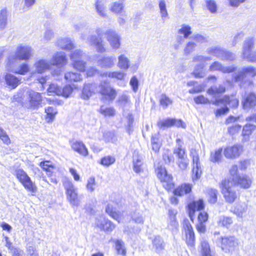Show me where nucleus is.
Listing matches in <instances>:
<instances>
[{"instance_id": "obj_62", "label": "nucleus", "mask_w": 256, "mask_h": 256, "mask_svg": "<svg viewBox=\"0 0 256 256\" xmlns=\"http://www.w3.org/2000/svg\"><path fill=\"white\" fill-rule=\"evenodd\" d=\"M40 166L42 168V169L48 174L50 175L52 173V170L54 169V166L50 164L48 161H45L40 162Z\"/></svg>"}, {"instance_id": "obj_18", "label": "nucleus", "mask_w": 256, "mask_h": 256, "mask_svg": "<svg viewBox=\"0 0 256 256\" xmlns=\"http://www.w3.org/2000/svg\"><path fill=\"white\" fill-rule=\"evenodd\" d=\"M107 40L110 46L114 50L118 49L120 46V36L115 31L108 30L105 33Z\"/></svg>"}, {"instance_id": "obj_28", "label": "nucleus", "mask_w": 256, "mask_h": 256, "mask_svg": "<svg viewBox=\"0 0 256 256\" xmlns=\"http://www.w3.org/2000/svg\"><path fill=\"white\" fill-rule=\"evenodd\" d=\"M116 103L118 106L123 109L130 107L132 105L130 96L128 94L127 92H124L118 96Z\"/></svg>"}, {"instance_id": "obj_3", "label": "nucleus", "mask_w": 256, "mask_h": 256, "mask_svg": "<svg viewBox=\"0 0 256 256\" xmlns=\"http://www.w3.org/2000/svg\"><path fill=\"white\" fill-rule=\"evenodd\" d=\"M233 182L229 179L224 180L220 184L222 192L227 202L233 203L237 198V194L234 190Z\"/></svg>"}, {"instance_id": "obj_58", "label": "nucleus", "mask_w": 256, "mask_h": 256, "mask_svg": "<svg viewBox=\"0 0 256 256\" xmlns=\"http://www.w3.org/2000/svg\"><path fill=\"white\" fill-rule=\"evenodd\" d=\"M206 8L212 14H215L217 12V4L214 0H206Z\"/></svg>"}, {"instance_id": "obj_46", "label": "nucleus", "mask_w": 256, "mask_h": 256, "mask_svg": "<svg viewBox=\"0 0 256 256\" xmlns=\"http://www.w3.org/2000/svg\"><path fill=\"white\" fill-rule=\"evenodd\" d=\"M233 222L232 218L226 216H220L218 218V224L219 226L228 228Z\"/></svg>"}, {"instance_id": "obj_45", "label": "nucleus", "mask_w": 256, "mask_h": 256, "mask_svg": "<svg viewBox=\"0 0 256 256\" xmlns=\"http://www.w3.org/2000/svg\"><path fill=\"white\" fill-rule=\"evenodd\" d=\"M65 80L68 82H79L82 80L80 74L78 72H68L64 75Z\"/></svg>"}, {"instance_id": "obj_21", "label": "nucleus", "mask_w": 256, "mask_h": 256, "mask_svg": "<svg viewBox=\"0 0 256 256\" xmlns=\"http://www.w3.org/2000/svg\"><path fill=\"white\" fill-rule=\"evenodd\" d=\"M184 228L186 236V242L188 246L193 247L195 244L194 233L192 225L188 220L184 222Z\"/></svg>"}, {"instance_id": "obj_11", "label": "nucleus", "mask_w": 256, "mask_h": 256, "mask_svg": "<svg viewBox=\"0 0 256 256\" xmlns=\"http://www.w3.org/2000/svg\"><path fill=\"white\" fill-rule=\"evenodd\" d=\"M100 92L104 98L110 102L113 101L117 96L116 90L106 80L101 82L100 85Z\"/></svg>"}, {"instance_id": "obj_53", "label": "nucleus", "mask_w": 256, "mask_h": 256, "mask_svg": "<svg viewBox=\"0 0 256 256\" xmlns=\"http://www.w3.org/2000/svg\"><path fill=\"white\" fill-rule=\"evenodd\" d=\"M226 91L225 86L224 85H220L218 88L217 87H212L210 88L207 92L208 94L210 95H214L216 94H222L224 92Z\"/></svg>"}, {"instance_id": "obj_38", "label": "nucleus", "mask_w": 256, "mask_h": 256, "mask_svg": "<svg viewBox=\"0 0 256 256\" xmlns=\"http://www.w3.org/2000/svg\"><path fill=\"white\" fill-rule=\"evenodd\" d=\"M106 211L108 214L118 222H122L124 220V216L121 214L116 212L113 206L108 204L106 206Z\"/></svg>"}, {"instance_id": "obj_34", "label": "nucleus", "mask_w": 256, "mask_h": 256, "mask_svg": "<svg viewBox=\"0 0 256 256\" xmlns=\"http://www.w3.org/2000/svg\"><path fill=\"white\" fill-rule=\"evenodd\" d=\"M126 73L122 71H114L105 72L100 74L102 77H108L110 78L116 79L118 80H122L126 76Z\"/></svg>"}, {"instance_id": "obj_29", "label": "nucleus", "mask_w": 256, "mask_h": 256, "mask_svg": "<svg viewBox=\"0 0 256 256\" xmlns=\"http://www.w3.org/2000/svg\"><path fill=\"white\" fill-rule=\"evenodd\" d=\"M238 100L234 96L230 97L228 96H224L222 98L216 100L212 104L214 105L218 106L220 104H228L230 106L236 108L238 105Z\"/></svg>"}, {"instance_id": "obj_51", "label": "nucleus", "mask_w": 256, "mask_h": 256, "mask_svg": "<svg viewBox=\"0 0 256 256\" xmlns=\"http://www.w3.org/2000/svg\"><path fill=\"white\" fill-rule=\"evenodd\" d=\"M158 7L161 17L164 20L168 16L166 1L164 0H158Z\"/></svg>"}, {"instance_id": "obj_31", "label": "nucleus", "mask_w": 256, "mask_h": 256, "mask_svg": "<svg viewBox=\"0 0 256 256\" xmlns=\"http://www.w3.org/2000/svg\"><path fill=\"white\" fill-rule=\"evenodd\" d=\"M116 58L113 56H104L98 61V64L102 68H110L115 64Z\"/></svg>"}, {"instance_id": "obj_14", "label": "nucleus", "mask_w": 256, "mask_h": 256, "mask_svg": "<svg viewBox=\"0 0 256 256\" xmlns=\"http://www.w3.org/2000/svg\"><path fill=\"white\" fill-rule=\"evenodd\" d=\"M190 156L192 159L193 168L192 170V179L194 182L200 178L202 174L200 164L198 152L195 150L190 152Z\"/></svg>"}, {"instance_id": "obj_30", "label": "nucleus", "mask_w": 256, "mask_h": 256, "mask_svg": "<svg viewBox=\"0 0 256 256\" xmlns=\"http://www.w3.org/2000/svg\"><path fill=\"white\" fill-rule=\"evenodd\" d=\"M52 65L62 67L67 62V58L64 52H58L54 54L52 59Z\"/></svg>"}, {"instance_id": "obj_1", "label": "nucleus", "mask_w": 256, "mask_h": 256, "mask_svg": "<svg viewBox=\"0 0 256 256\" xmlns=\"http://www.w3.org/2000/svg\"><path fill=\"white\" fill-rule=\"evenodd\" d=\"M32 54V48L27 45L19 44L17 46L14 52L10 53L7 58L8 64L12 66L18 60H28Z\"/></svg>"}, {"instance_id": "obj_59", "label": "nucleus", "mask_w": 256, "mask_h": 256, "mask_svg": "<svg viewBox=\"0 0 256 256\" xmlns=\"http://www.w3.org/2000/svg\"><path fill=\"white\" fill-rule=\"evenodd\" d=\"M134 170L138 173L141 170V166L142 165V158L138 156L134 158L133 160Z\"/></svg>"}, {"instance_id": "obj_17", "label": "nucleus", "mask_w": 256, "mask_h": 256, "mask_svg": "<svg viewBox=\"0 0 256 256\" xmlns=\"http://www.w3.org/2000/svg\"><path fill=\"white\" fill-rule=\"evenodd\" d=\"M95 226L105 232H111L115 228V225L103 216H100L96 218Z\"/></svg>"}, {"instance_id": "obj_40", "label": "nucleus", "mask_w": 256, "mask_h": 256, "mask_svg": "<svg viewBox=\"0 0 256 256\" xmlns=\"http://www.w3.org/2000/svg\"><path fill=\"white\" fill-rule=\"evenodd\" d=\"M95 8L98 14L102 18H106L107 14L105 6L100 0H96Z\"/></svg>"}, {"instance_id": "obj_9", "label": "nucleus", "mask_w": 256, "mask_h": 256, "mask_svg": "<svg viewBox=\"0 0 256 256\" xmlns=\"http://www.w3.org/2000/svg\"><path fill=\"white\" fill-rule=\"evenodd\" d=\"M217 243L225 252L233 251L238 246V240L234 236L221 237Z\"/></svg>"}, {"instance_id": "obj_12", "label": "nucleus", "mask_w": 256, "mask_h": 256, "mask_svg": "<svg viewBox=\"0 0 256 256\" xmlns=\"http://www.w3.org/2000/svg\"><path fill=\"white\" fill-rule=\"evenodd\" d=\"M86 56V54L80 50H76L72 53L70 59L76 69L80 72H84L85 70L86 62L84 59Z\"/></svg>"}, {"instance_id": "obj_56", "label": "nucleus", "mask_w": 256, "mask_h": 256, "mask_svg": "<svg viewBox=\"0 0 256 256\" xmlns=\"http://www.w3.org/2000/svg\"><path fill=\"white\" fill-rule=\"evenodd\" d=\"M218 190L215 189H210L208 191V202L211 204H214L217 201Z\"/></svg>"}, {"instance_id": "obj_39", "label": "nucleus", "mask_w": 256, "mask_h": 256, "mask_svg": "<svg viewBox=\"0 0 256 256\" xmlns=\"http://www.w3.org/2000/svg\"><path fill=\"white\" fill-rule=\"evenodd\" d=\"M124 2L119 0L112 3L110 8V10L115 14H120L124 9Z\"/></svg>"}, {"instance_id": "obj_2", "label": "nucleus", "mask_w": 256, "mask_h": 256, "mask_svg": "<svg viewBox=\"0 0 256 256\" xmlns=\"http://www.w3.org/2000/svg\"><path fill=\"white\" fill-rule=\"evenodd\" d=\"M14 174L27 190L32 193H36L37 192V187L35 183L30 178L22 169L16 170Z\"/></svg>"}, {"instance_id": "obj_25", "label": "nucleus", "mask_w": 256, "mask_h": 256, "mask_svg": "<svg viewBox=\"0 0 256 256\" xmlns=\"http://www.w3.org/2000/svg\"><path fill=\"white\" fill-rule=\"evenodd\" d=\"M234 186L240 185L241 188H248L252 184V180L248 176L244 175L240 176H236L231 180Z\"/></svg>"}, {"instance_id": "obj_48", "label": "nucleus", "mask_w": 256, "mask_h": 256, "mask_svg": "<svg viewBox=\"0 0 256 256\" xmlns=\"http://www.w3.org/2000/svg\"><path fill=\"white\" fill-rule=\"evenodd\" d=\"M92 84H85L83 88L81 97L84 100L88 99L92 94V91L91 90Z\"/></svg>"}, {"instance_id": "obj_64", "label": "nucleus", "mask_w": 256, "mask_h": 256, "mask_svg": "<svg viewBox=\"0 0 256 256\" xmlns=\"http://www.w3.org/2000/svg\"><path fill=\"white\" fill-rule=\"evenodd\" d=\"M115 158L112 156H106L102 158L100 164L106 166H108L115 162Z\"/></svg>"}, {"instance_id": "obj_22", "label": "nucleus", "mask_w": 256, "mask_h": 256, "mask_svg": "<svg viewBox=\"0 0 256 256\" xmlns=\"http://www.w3.org/2000/svg\"><path fill=\"white\" fill-rule=\"evenodd\" d=\"M242 104L245 110L254 108L256 106V94L253 92L248 93L244 97Z\"/></svg>"}, {"instance_id": "obj_13", "label": "nucleus", "mask_w": 256, "mask_h": 256, "mask_svg": "<svg viewBox=\"0 0 256 256\" xmlns=\"http://www.w3.org/2000/svg\"><path fill=\"white\" fill-rule=\"evenodd\" d=\"M42 102L40 93L31 91L29 92L28 100L22 102V106L28 109L35 110L38 108Z\"/></svg>"}, {"instance_id": "obj_33", "label": "nucleus", "mask_w": 256, "mask_h": 256, "mask_svg": "<svg viewBox=\"0 0 256 256\" xmlns=\"http://www.w3.org/2000/svg\"><path fill=\"white\" fill-rule=\"evenodd\" d=\"M6 84L12 88H16L20 84V78L10 74H6L4 76Z\"/></svg>"}, {"instance_id": "obj_20", "label": "nucleus", "mask_w": 256, "mask_h": 256, "mask_svg": "<svg viewBox=\"0 0 256 256\" xmlns=\"http://www.w3.org/2000/svg\"><path fill=\"white\" fill-rule=\"evenodd\" d=\"M18 64V62H15L12 66H10L8 64V60H7L6 64L7 70L20 75H25L29 72L30 66L28 64L24 62L19 66H16Z\"/></svg>"}, {"instance_id": "obj_16", "label": "nucleus", "mask_w": 256, "mask_h": 256, "mask_svg": "<svg viewBox=\"0 0 256 256\" xmlns=\"http://www.w3.org/2000/svg\"><path fill=\"white\" fill-rule=\"evenodd\" d=\"M243 150V147L240 144H236L232 146H228L224 150V155L228 159H234L238 158Z\"/></svg>"}, {"instance_id": "obj_61", "label": "nucleus", "mask_w": 256, "mask_h": 256, "mask_svg": "<svg viewBox=\"0 0 256 256\" xmlns=\"http://www.w3.org/2000/svg\"><path fill=\"white\" fill-rule=\"evenodd\" d=\"M73 91L72 88L70 85H66L62 89L60 88L62 96L66 98H68Z\"/></svg>"}, {"instance_id": "obj_50", "label": "nucleus", "mask_w": 256, "mask_h": 256, "mask_svg": "<svg viewBox=\"0 0 256 256\" xmlns=\"http://www.w3.org/2000/svg\"><path fill=\"white\" fill-rule=\"evenodd\" d=\"M45 112L46 114V120L48 122H52L55 116L57 114V110L53 107H48L46 108Z\"/></svg>"}, {"instance_id": "obj_47", "label": "nucleus", "mask_w": 256, "mask_h": 256, "mask_svg": "<svg viewBox=\"0 0 256 256\" xmlns=\"http://www.w3.org/2000/svg\"><path fill=\"white\" fill-rule=\"evenodd\" d=\"M191 27L188 24H183L178 30V34H182L183 36L187 38L192 33Z\"/></svg>"}, {"instance_id": "obj_49", "label": "nucleus", "mask_w": 256, "mask_h": 256, "mask_svg": "<svg viewBox=\"0 0 256 256\" xmlns=\"http://www.w3.org/2000/svg\"><path fill=\"white\" fill-rule=\"evenodd\" d=\"M172 100H171L168 96L165 94H162L160 96V106L166 109L170 105L172 104Z\"/></svg>"}, {"instance_id": "obj_19", "label": "nucleus", "mask_w": 256, "mask_h": 256, "mask_svg": "<svg viewBox=\"0 0 256 256\" xmlns=\"http://www.w3.org/2000/svg\"><path fill=\"white\" fill-rule=\"evenodd\" d=\"M82 38L84 40H86L90 45L94 46L96 50L98 52L103 53L105 52L106 48L103 40L101 38H98L96 36L92 35L86 39L84 34L82 36Z\"/></svg>"}, {"instance_id": "obj_63", "label": "nucleus", "mask_w": 256, "mask_h": 256, "mask_svg": "<svg viewBox=\"0 0 256 256\" xmlns=\"http://www.w3.org/2000/svg\"><path fill=\"white\" fill-rule=\"evenodd\" d=\"M116 248L119 254L125 255L126 251L124 246V243L121 240H117L116 242Z\"/></svg>"}, {"instance_id": "obj_44", "label": "nucleus", "mask_w": 256, "mask_h": 256, "mask_svg": "<svg viewBox=\"0 0 256 256\" xmlns=\"http://www.w3.org/2000/svg\"><path fill=\"white\" fill-rule=\"evenodd\" d=\"M58 44L62 49L66 50H70L74 48V44L70 40L67 38L59 39Z\"/></svg>"}, {"instance_id": "obj_52", "label": "nucleus", "mask_w": 256, "mask_h": 256, "mask_svg": "<svg viewBox=\"0 0 256 256\" xmlns=\"http://www.w3.org/2000/svg\"><path fill=\"white\" fill-rule=\"evenodd\" d=\"M7 24V11L2 10L0 12V28L4 30Z\"/></svg>"}, {"instance_id": "obj_24", "label": "nucleus", "mask_w": 256, "mask_h": 256, "mask_svg": "<svg viewBox=\"0 0 256 256\" xmlns=\"http://www.w3.org/2000/svg\"><path fill=\"white\" fill-rule=\"evenodd\" d=\"M236 70V66L234 65L230 66H224L222 65L221 63L218 62H214L212 63L210 67L209 70L214 72L216 70L220 71L224 73H230L234 72Z\"/></svg>"}, {"instance_id": "obj_35", "label": "nucleus", "mask_w": 256, "mask_h": 256, "mask_svg": "<svg viewBox=\"0 0 256 256\" xmlns=\"http://www.w3.org/2000/svg\"><path fill=\"white\" fill-rule=\"evenodd\" d=\"M117 66L123 70H127L130 66V60L124 54H120L118 56Z\"/></svg>"}, {"instance_id": "obj_41", "label": "nucleus", "mask_w": 256, "mask_h": 256, "mask_svg": "<svg viewBox=\"0 0 256 256\" xmlns=\"http://www.w3.org/2000/svg\"><path fill=\"white\" fill-rule=\"evenodd\" d=\"M151 144L152 150L155 152H158L162 146V142L160 140V134L158 133L152 136Z\"/></svg>"}, {"instance_id": "obj_26", "label": "nucleus", "mask_w": 256, "mask_h": 256, "mask_svg": "<svg viewBox=\"0 0 256 256\" xmlns=\"http://www.w3.org/2000/svg\"><path fill=\"white\" fill-rule=\"evenodd\" d=\"M188 207L189 216L190 220H193L196 210H200L204 208V202L202 200H199L198 201H193L188 204Z\"/></svg>"}, {"instance_id": "obj_27", "label": "nucleus", "mask_w": 256, "mask_h": 256, "mask_svg": "<svg viewBox=\"0 0 256 256\" xmlns=\"http://www.w3.org/2000/svg\"><path fill=\"white\" fill-rule=\"evenodd\" d=\"M52 64L49 60L45 59H40L34 64L35 70L38 74H42L50 69Z\"/></svg>"}, {"instance_id": "obj_10", "label": "nucleus", "mask_w": 256, "mask_h": 256, "mask_svg": "<svg viewBox=\"0 0 256 256\" xmlns=\"http://www.w3.org/2000/svg\"><path fill=\"white\" fill-rule=\"evenodd\" d=\"M211 58L210 56H206L201 55H198L193 58L194 62H200L194 68L192 74L196 78H201L204 77L205 73L204 72V68L206 66V62L210 61Z\"/></svg>"}, {"instance_id": "obj_54", "label": "nucleus", "mask_w": 256, "mask_h": 256, "mask_svg": "<svg viewBox=\"0 0 256 256\" xmlns=\"http://www.w3.org/2000/svg\"><path fill=\"white\" fill-rule=\"evenodd\" d=\"M100 112L104 116H114L115 114V110L112 107H106L102 106L100 109Z\"/></svg>"}, {"instance_id": "obj_15", "label": "nucleus", "mask_w": 256, "mask_h": 256, "mask_svg": "<svg viewBox=\"0 0 256 256\" xmlns=\"http://www.w3.org/2000/svg\"><path fill=\"white\" fill-rule=\"evenodd\" d=\"M157 125L158 128L162 129L169 128L173 126L183 128H186V124L182 120L176 118H168L160 120L158 122Z\"/></svg>"}, {"instance_id": "obj_5", "label": "nucleus", "mask_w": 256, "mask_h": 256, "mask_svg": "<svg viewBox=\"0 0 256 256\" xmlns=\"http://www.w3.org/2000/svg\"><path fill=\"white\" fill-rule=\"evenodd\" d=\"M247 76L254 77L256 76V68L252 66H243L233 74V79L234 82H238L240 86L242 87Z\"/></svg>"}, {"instance_id": "obj_37", "label": "nucleus", "mask_w": 256, "mask_h": 256, "mask_svg": "<svg viewBox=\"0 0 256 256\" xmlns=\"http://www.w3.org/2000/svg\"><path fill=\"white\" fill-rule=\"evenodd\" d=\"M200 246L202 256H215L210 248L208 242L204 238L200 240Z\"/></svg>"}, {"instance_id": "obj_57", "label": "nucleus", "mask_w": 256, "mask_h": 256, "mask_svg": "<svg viewBox=\"0 0 256 256\" xmlns=\"http://www.w3.org/2000/svg\"><path fill=\"white\" fill-rule=\"evenodd\" d=\"M152 244L158 250H162L164 248V241L160 236H156L154 237Z\"/></svg>"}, {"instance_id": "obj_7", "label": "nucleus", "mask_w": 256, "mask_h": 256, "mask_svg": "<svg viewBox=\"0 0 256 256\" xmlns=\"http://www.w3.org/2000/svg\"><path fill=\"white\" fill-rule=\"evenodd\" d=\"M254 44L255 38L254 37H248L244 40L241 54V57L243 60L252 62L254 55V52L252 50Z\"/></svg>"}, {"instance_id": "obj_32", "label": "nucleus", "mask_w": 256, "mask_h": 256, "mask_svg": "<svg viewBox=\"0 0 256 256\" xmlns=\"http://www.w3.org/2000/svg\"><path fill=\"white\" fill-rule=\"evenodd\" d=\"M248 204L246 202H240L232 208V212L238 216L242 218L248 210Z\"/></svg>"}, {"instance_id": "obj_4", "label": "nucleus", "mask_w": 256, "mask_h": 256, "mask_svg": "<svg viewBox=\"0 0 256 256\" xmlns=\"http://www.w3.org/2000/svg\"><path fill=\"white\" fill-rule=\"evenodd\" d=\"M64 186L66 190V198L71 205L78 206L80 200L78 198V188H76L72 182L68 180L64 182Z\"/></svg>"}, {"instance_id": "obj_36", "label": "nucleus", "mask_w": 256, "mask_h": 256, "mask_svg": "<svg viewBox=\"0 0 256 256\" xmlns=\"http://www.w3.org/2000/svg\"><path fill=\"white\" fill-rule=\"evenodd\" d=\"M192 185L190 184H182L174 190V196H182L189 194L192 191Z\"/></svg>"}, {"instance_id": "obj_55", "label": "nucleus", "mask_w": 256, "mask_h": 256, "mask_svg": "<svg viewBox=\"0 0 256 256\" xmlns=\"http://www.w3.org/2000/svg\"><path fill=\"white\" fill-rule=\"evenodd\" d=\"M162 158L164 162L166 164H170L174 161V158L172 154L168 150H166L164 152Z\"/></svg>"}, {"instance_id": "obj_60", "label": "nucleus", "mask_w": 256, "mask_h": 256, "mask_svg": "<svg viewBox=\"0 0 256 256\" xmlns=\"http://www.w3.org/2000/svg\"><path fill=\"white\" fill-rule=\"evenodd\" d=\"M256 126L253 124H246L242 130V135L250 136L256 129Z\"/></svg>"}, {"instance_id": "obj_43", "label": "nucleus", "mask_w": 256, "mask_h": 256, "mask_svg": "<svg viewBox=\"0 0 256 256\" xmlns=\"http://www.w3.org/2000/svg\"><path fill=\"white\" fill-rule=\"evenodd\" d=\"M176 142L178 147L175 148L174 150V153L176 154L178 159L183 158H186V154L185 150L182 147L181 144V140L180 139L178 138L176 140Z\"/></svg>"}, {"instance_id": "obj_6", "label": "nucleus", "mask_w": 256, "mask_h": 256, "mask_svg": "<svg viewBox=\"0 0 256 256\" xmlns=\"http://www.w3.org/2000/svg\"><path fill=\"white\" fill-rule=\"evenodd\" d=\"M156 172L158 179L163 183V186L166 189L169 190L174 188L172 176L168 174L164 166L158 164L156 168Z\"/></svg>"}, {"instance_id": "obj_8", "label": "nucleus", "mask_w": 256, "mask_h": 256, "mask_svg": "<svg viewBox=\"0 0 256 256\" xmlns=\"http://www.w3.org/2000/svg\"><path fill=\"white\" fill-rule=\"evenodd\" d=\"M206 52L214 55L223 60L232 61L235 59V54L225 50L218 46H214L208 48Z\"/></svg>"}, {"instance_id": "obj_42", "label": "nucleus", "mask_w": 256, "mask_h": 256, "mask_svg": "<svg viewBox=\"0 0 256 256\" xmlns=\"http://www.w3.org/2000/svg\"><path fill=\"white\" fill-rule=\"evenodd\" d=\"M222 148H218L214 151L211 152L210 160L212 162H220L222 158Z\"/></svg>"}, {"instance_id": "obj_23", "label": "nucleus", "mask_w": 256, "mask_h": 256, "mask_svg": "<svg viewBox=\"0 0 256 256\" xmlns=\"http://www.w3.org/2000/svg\"><path fill=\"white\" fill-rule=\"evenodd\" d=\"M70 142L72 150L84 156H86L88 155V150L82 141L72 140Z\"/></svg>"}]
</instances>
